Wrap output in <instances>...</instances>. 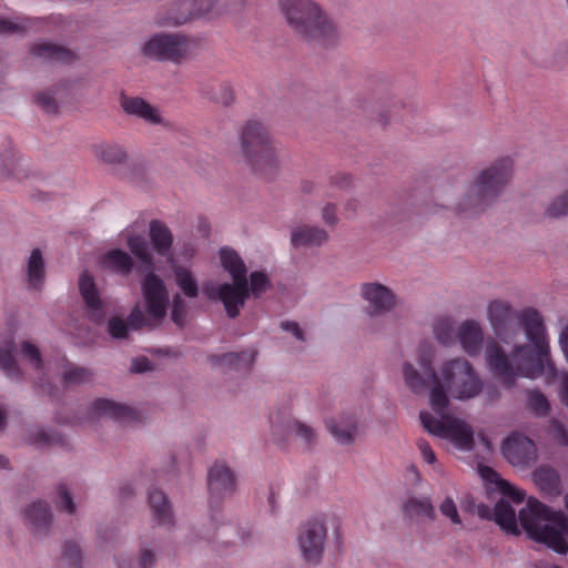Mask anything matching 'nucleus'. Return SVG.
Instances as JSON below:
<instances>
[{
  "instance_id": "nucleus-1",
  "label": "nucleus",
  "mask_w": 568,
  "mask_h": 568,
  "mask_svg": "<svg viewBox=\"0 0 568 568\" xmlns=\"http://www.w3.org/2000/svg\"><path fill=\"white\" fill-rule=\"evenodd\" d=\"M432 363V352H424L418 359L422 373L409 363L403 366L407 387L416 394L430 388V406L440 416L436 418L429 412H420L422 425L429 434L449 440L459 449L470 450L474 446V432L464 420L446 414L449 404L447 393L460 400L474 398L481 392V381L465 358L445 362L439 375Z\"/></svg>"
},
{
  "instance_id": "nucleus-2",
  "label": "nucleus",
  "mask_w": 568,
  "mask_h": 568,
  "mask_svg": "<svg viewBox=\"0 0 568 568\" xmlns=\"http://www.w3.org/2000/svg\"><path fill=\"white\" fill-rule=\"evenodd\" d=\"M487 316L495 334L500 338L515 327L516 321H519L534 345V348L529 345L517 346L509 358L497 342L491 339L488 343L486 361L501 384L511 387L517 376L534 378L541 375L549 347L540 313L528 307L518 314L507 302L496 300L489 303Z\"/></svg>"
},
{
  "instance_id": "nucleus-3",
  "label": "nucleus",
  "mask_w": 568,
  "mask_h": 568,
  "mask_svg": "<svg viewBox=\"0 0 568 568\" xmlns=\"http://www.w3.org/2000/svg\"><path fill=\"white\" fill-rule=\"evenodd\" d=\"M280 8L288 24L307 40L323 47L335 44L336 27L312 0H280Z\"/></svg>"
},
{
  "instance_id": "nucleus-4",
  "label": "nucleus",
  "mask_w": 568,
  "mask_h": 568,
  "mask_svg": "<svg viewBox=\"0 0 568 568\" xmlns=\"http://www.w3.org/2000/svg\"><path fill=\"white\" fill-rule=\"evenodd\" d=\"M562 511H554L536 498H529L526 507L520 509L518 518L529 537L546 545L556 552L565 555L568 551L567 529L559 523Z\"/></svg>"
},
{
  "instance_id": "nucleus-5",
  "label": "nucleus",
  "mask_w": 568,
  "mask_h": 568,
  "mask_svg": "<svg viewBox=\"0 0 568 568\" xmlns=\"http://www.w3.org/2000/svg\"><path fill=\"white\" fill-rule=\"evenodd\" d=\"M241 149L252 171L270 175L276 168V152L267 128L260 121L248 120L240 134Z\"/></svg>"
},
{
  "instance_id": "nucleus-6",
  "label": "nucleus",
  "mask_w": 568,
  "mask_h": 568,
  "mask_svg": "<svg viewBox=\"0 0 568 568\" xmlns=\"http://www.w3.org/2000/svg\"><path fill=\"white\" fill-rule=\"evenodd\" d=\"M513 165V160L506 156L498 159L480 173L473 186L476 206L486 205L503 191L511 178Z\"/></svg>"
},
{
  "instance_id": "nucleus-7",
  "label": "nucleus",
  "mask_w": 568,
  "mask_h": 568,
  "mask_svg": "<svg viewBox=\"0 0 568 568\" xmlns=\"http://www.w3.org/2000/svg\"><path fill=\"white\" fill-rule=\"evenodd\" d=\"M190 51V41L176 33L153 36L143 47V53L161 61L180 62Z\"/></svg>"
},
{
  "instance_id": "nucleus-8",
  "label": "nucleus",
  "mask_w": 568,
  "mask_h": 568,
  "mask_svg": "<svg viewBox=\"0 0 568 568\" xmlns=\"http://www.w3.org/2000/svg\"><path fill=\"white\" fill-rule=\"evenodd\" d=\"M204 292L209 300L221 301L230 318H235L240 314V308L248 298L247 278L233 280V283H223L217 287L206 286Z\"/></svg>"
},
{
  "instance_id": "nucleus-9",
  "label": "nucleus",
  "mask_w": 568,
  "mask_h": 568,
  "mask_svg": "<svg viewBox=\"0 0 568 568\" xmlns=\"http://www.w3.org/2000/svg\"><path fill=\"white\" fill-rule=\"evenodd\" d=\"M326 535V526L318 519L310 520L301 527L297 541L307 564L316 566L322 561Z\"/></svg>"
},
{
  "instance_id": "nucleus-10",
  "label": "nucleus",
  "mask_w": 568,
  "mask_h": 568,
  "mask_svg": "<svg viewBox=\"0 0 568 568\" xmlns=\"http://www.w3.org/2000/svg\"><path fill=\"white\" fill-rule=\"evenodd\" d=\"M141 287L148 316L155 324L161 323L169 305V293L163 280L154 273H149L143 278Z\"/></svg>"
},
{
  "instance_id": "nucleus-11",
  "label": "nucleus",
  "mask_w": 568,
  "mask_h": 568,
  "mask_svg": "<svg viewBox=\"0 0 568 568\" xmlns=\"http://www.w3.org/2000/svg\"><path fill=\"white\" fill-rule=\"evenodd\" d=\"M207 485L210 491V510L212 521L216 524L215 504L235 489V478L231 469L224 463H215L209 470Z\"/></svg>"
},
{
  "instance_id": "nucleus-12",
  "label": "nucleus",
  "mask_w": 568,
  "mask_h": 568,
  "mask_svg": "<svg viewBox=\"0 0 568 568\" xmlns=\"http://www.w3.org/2000/svg\"><path fill=\"white\" fill-rule=\"evenodd\" d=\"M501 453L514 466H530L537 459L535 443L518 433L511 434L503 442Z\"/></svg>"
},
{
  "instance_id": "nucleus-13",
  "label": "nucleus",
  "mask_w": 568,
  "mask_h": 568,
  "mask_svg": "<svg viewBox=\"0 0 568 568\" xmlns=\"http://www.w3.org/2000/svg\"><path fill=\"white\" fill-rule=\"evenodd\" d=\"M362 296L368 303V313L371 315L388 312L396 304V297L393 292L379 283L364 284L362 286Z\"/></svg>"
},
{
  "instance_id": "nucleus-14",
  "label": "nucleus",
  "mask_w": 568,
  "mask_h": 568,
  "mask_svg": "<svg viewBox=\"0 0 568 568\" xmlns=\"http://www.w3.org/2000/svg\"><path fill=\"white\" fill-rule=\"evenodd\" d=\"M81 296L89 308V317L97 323L102 322L105 316L103 302L100 298L94 278L89 272H83L79 278Z\"/></svg>"
},
{
  "instance_id": "nucleus-15",
  "label": "nucleus",
  "mask_w": 568,
  "mask_h": 568,
  "mask_svg": "<svg viewBox=\"0 0 568 568\" xmlns=\"http://www.w3.org/2000/svg\"><path fill=\"white\" fill-rule=\"evenodd\" d=\"M91 413L93 416H105L116 422H131L139 417L131 407L105 398L95 399L91 405Z\"/></svg>"
},
{
  "instance_id": "nucleus-16",
  "label": "nucleus",
  "mask_w": 568,
  "mask_h": 568,
  "mask_svg": "<svg viewBox=\"0 0 568 568\" xmlns=\"http://www.w3.org/2000/svg\"><path fill=\"white\" fill-rule=\"evenodd\" d=\"M456 337L463 349L469 356H476L481 352L484 334L476 321H465L457 329Z\"/></svg>"
},
{
  "instance_id": "nucleus-17",
  "label": "nucleus",
  "mask_w": 568,
  "mask_h": 568,
  "mask_svg": "<svg viewBox=\"0 0 568 568\" xmlns=\"http://www.w3.org/2000/svg\"><path fill=\"white\" fill-rule=\"evenodd\" d=\"M30 52L32 55L52 63H72L77 60V54L60 44L41 41L32 44Z\"/></svg>"
},
{
  "instance_id": "nucleus-18",
  "label": "nucleus",
  "mask_w": 568,
  "mask_h": 568,
  "mask_svg": "<svg viewBox=\"0 0 568 568\" xmlns=\"http://www.w3.org/2000/svg\"><path fill=\"white\" fill-rule=\"evenodd\" d=\"M255 357V351H244L241 353L212 355L210 361L213 365L225 366L235 371H248L254 364Z\"/></svg>"
},
{
  "instance_id": "nucleus-19",
  "label": "nucleus",
  "mask_w": 568,
  "mask_h": 568,
  "mask_svg": "<svg viewBox=\"0 0 568 568\" xmlns=\"http://www.w3.org/2000/svg\"><path fill=\"white\" fill-rule=\"evenodd\" d=\"M121 106L128 113L139 116L150 123H160L156 109L139 97H126L122 94Z\"/></svg>"
},
{
  "instance_id": "nucleus-20",
  "label": "nucleus",
  "mask_w": 568,
  "mask_h": 568,
  "mask_svg": "<svg viewBox=\"0 0 568 568\" xmlns=\"http://www.w3.org/2000/svg\"><path fill=\"white\" fill-rule=\"evenodd\" d=\"M326 427L339 444H349L357 435V422L354 416L343 417L339 420L331 419L326 423Z\"/></svg>"
},
{
  "instance_id": "nucleus-21",
  "label": "nucleus",
  "mask_w": 568,
  "mask_h": 568,
  "mask_svg": "<svg viewBox=\"0 0 568 568\" xmlns=\"http://www.w3.org/2000/svg\"><path fill=\"white\" fill-rule=\"evenodd\" d=\"M328 234L325 230L316 226H302L295 229L291 234V242L294 246H318L326 242Z\"/></svg>"
},
{
  "instance_id": "nucleus-22",
  "label": "nucleus",
  "mask_w": 568,
  "mask_h": 568,
  "mask_svg": "<svg viewBox=\"0 0 568 568\" xmlns=\"http://www.w3.org/2000/svg\"><path fill=\"white\" fill-rule=\"evenodd\" d=\"M532 479L541 493L549 496L560 494V478L558 473L551 467H538L532 473Z\"/></svg>"
},
{
  "instance_id": "nucleus-23",
  "label": "nucleus",
  "mask_w": 568,
  "mask_h": 568,
  "mask_svg": "<svg viewBox=\"0 0 568 568\" xmlns=\"http://www.w3.org/2000/svg\"><path fill=\"white\" fill-rule=\"evenodd\" d=\"M150 239L156 253L166 256L170 253L173 235L170 229L159 220L150 222Z\"/></svg>"
},
{
  "instance_id": "nucleus-24",
  "label": "nucleus",
  "mask_w": 568,
  "mask_h": 568,
  "mask_svg": "<svg viewBox=\"0 0 568 568\" xmlns=\"http://www.w3.org/2000/svg\"><path fill=\"white\" fill-rule=\"evenodd\" d=\"M149 505L159 525H171L173 515L168 497L162 490L153 489L149 493Z\"/></svg>"
},
{
  "instance_id": "nucleus-25",
  "label": "nucleus",
  "mask_w": 568,
  "mask_h": 568,
  "mask_svg": "<svg viewBox=\"0 0 568 568\" xmlns=\"http://www.w3.org/2000/svg\"><path fill=\"white\" fill-rule=\"evenodd\" d=\"M101 265L105 270L126 275L133 268V261L126 252L114 248L101 257Z\"/></svg>"
},
{
  "instance_id": "nucleus-26",
  "label": "nucleus",
  "mask_w": 568,
  "mask_h": 568,
  "mask_svg": "<svg viewBox=\"0 0 568 568\" xmlns=\"http://www.w3.org/2000/svg\"><path fill=\"white\" fill-rule=\"evenodd\" d=\"M494 520L506 532L517 535L516 513L513 506L500 499L494 507Z\"/></svg>"
},
{
  "instance_id": "nucleus-27",
  "label": "nucleus",
  "mask_w": 568,
  "mask_h": 568,
  "mask_svg": "<svg viewBox=\"0 0 568 568\" xmlns=\"http://www.w3.org/2000/svg\"><path fill=\"white\" fill-rule=\"evenodd\" d=\"M26 518L36 530H43L49 527L52 520V513L45 501L32 503L24 511Z\"/></svg>"
},
{
  "instance_id": "nucleus-28",
  "label": "nucleus",
  "mask_w": 568,
  "mask_h": 568,
  "mask_svg": "<svg viewBox=\"0 0 568 568\" xmlns=\"http://www.w3.org/2000/svg\"><path fill=\"white\" fill-rule=\"evenodd\" d=\"M222 266L230 273L232 280L247 278L246 266L241 256L232 248L223 247L220 250Z\"/></svg>"
},
{
  "instance_id": "nucleus-29",
  "label": "nucleus",
  "mask_w": 568,
  "mask_h": 568,
  "mask_svg": "<svg viewBox=\"0 0 568 568\" xmlns=\"http://www.w3.org/2000/svg\"><path fill=\"white\" fill-rule=\"evenodd\" d=\"M28 284L38 290L44 281V261L40 248H34L28 261L27 266Z\"/></svg>"
},
{
  "instance_id": "nucleus-30",
  "label": "nucleus",
  "mask_w": 568,
  "mask_h": 568,
  "mask_svg": "<svg viewBox=\"0 0 568 568\" xmlns=\"http://www.w3.org/2000/svg\"><path fill=\"white\" fill-rule=\"evenodd\" d=\"M0 367L10 378H19L21 375L20 368L14 358L13 339H9L0 346Z\"/></svg>"
},
{
  "instance_id": "nucleus-31",
  "label": "nucleus",
  "mask_w": 568,
  "mask_h": 568,
  "mask_svg": "<svg viewBox=\"0 0 568 568\" xmlns=\"http://www.w3.org/2000/svg\"><path fill=\"white\" fill-rule=\"evenodd\" d=\"M175 283L186 297L194 298L199 295V286L192 273L181 266L174 268Z\"/></svg>"
},
{
  "instance_id": "nucleus-32",
  "label": "nucleus",
  "mask_w": 568,
  "mask_h": 568,
  "mask_svg": "<svg viewBox=\"0 0 568 568\" xmlns=\"http://www.w3.org/2000/svg\"><path fill=\"white\" fill-rule=\"evenodd\" d=\"M92 373L83 367L68 364L63 371V383L65 386H77L91 381Z\"/></svg>"
},
{
  "instance_id": "nucleus-33",
  "label": "nucleus",
  "mask_w": 568,
  "mask_h": 568,
  "mask_svg": "<svg viewBox=\"0 0 568 568\" xmlns=\"http://www.w3.org/2000/svg\"><path fill=\"white\" fill-rule=\"evenodd\" d=\"M404 508L409 516H426L429 519L435 518V509L428 498H409Z\"/></svg>"
},
{
  "instance_id": "nucleus-34",
  "label": "nucleus",
  "mask_w": 568,
  "mask_h": 568,
  "mask_svg": "<svg viewBox=\"0 0 568 568\" xmlns=\"http://www.w3.org/2000/svg\"><path fill=\"white\" fill-rule=\"evenodd\" d=\"M434 334L443 345H450L454 342V325L450 318H437L434 324Z\"/></svg>"
},
{
  "instance_id": "nucleus-35",
  "label": "nucleus",
  "mask_w": 568,
  "mask_h": 568,
  "mask_svg": "<svg viewBox=\"0 0 568 568\" xmlns=\"http://www.w3.org/2000/svg\"><path fill=\"white\" fill-rule=\"evenodd\" d=\"M527 404L529 409L537 416H547L550 412V405L546 396L539 390H529Z\"/></svg>"
},
{
  "instance_id": "nucleus-36",
  "label": "nucleus",
  "mask_w": 568,
  "mask_h": 568,
  "mask_svg": "<svg viewBox=\"0 0 568 568\" xmlns=\"http://www.w3.org/2000/svg\"><path fill=\"white\" fill-rule=\"evenodd\" d=\"M130 251L142 262L152 264V255L149 252L148 244L142 236L134 235L128 240Z\"/></svg>"
},
{
  "instance_id": "nucleus-37",
  "label": "nucleus",
  "mask_w": 568,
  "mask_h": 568,
  "mask_svg": "<svg viewBox=\"0 0 568 568\" xmlns=\"http://www.w3.org/2000/svg\"><path fill=\"white\" fill-rule=\"evenodd\" d=\"M98 156L105 163H122L125 160V152L119 145L105 144L98 150Z\"/></svg>"
},
{
  "instance_id": "nucleus-38",
  "label": "nucleus",
  "mask_w": 568,
  "mask_h": 568,
  "mask_svg": "<svg viewBox=\"0 0 568 568\" xmlns=\"http://www.w3.org/2000/svg\"><path fill=\"white\" fill-rule=\"evenodd\" d=\"M248 281V295L252 294L254 297L261 296L262 293L266 292L270 287V280L263 272L255 271L250 274Z\"/></svg>"
},
{
  "instance_id": "nucleus-39",
  "label": "nucleus",
  "mask_w": 568,
  "mask_h": 568,
  "mask_svg": "<svg viewBox=\"0 0 568 568\" xmlns=\"http://www.w3.org/2000/svg\"><path fill=\"white\" fill-rule=\"evenodd\" d=\"M154 564V555L149 549H142L136 560H121L119 568H151Z\"/></svg>"
},
{
  "instance_id": "nucleus-40",
  "label": "nucleus",
  "mask_w": 568,
  "mask_h": 568,
  "mask_svg": "<svg viewBox=\"0 0 568 568\" xmlns=\"http://www.w3.org/2000/svg\"><path fill=\"white\" fill-rule=\"evenodd\" d=\"M130 329H140L144 326L156 325L150 317L146 318L139 305H135L126 318Z\"/></svg>"
},
{
  "instance_id": "nucleus-41",
  "label": "nucleus",
  "mask_w": 568,
  "mask_h": 568,
  "mask_svg": "<svg viewBox=\"0 0 568 568\" xmlns=\"http://www.w3.org/2000/svg\"><path fill=\"white\" fill-rule=\"evenodd\" d=\"M546 214L550 217L568 215V190L547 206Z\"/></svg>"
},
{
  "instance_id": "nucleus-42",
  "label": "nucleus",
  "mask_w": 568,
  "mask_h": 568,
  "mask_svg": "<svg viewBox=\"0 0 568 568\" xmlns=\"http://www.w3.org/2000/svg\"><path fill=\"white\" fill-rule=\"evenodd\" d=\"M286 428L290 433H294L301 437L307 445H312L315 440L313 429L298 420L288 422Z\"/></svg>"
},
{
  "instance_id": "nucleus-43",
  "label": "nucleus",
  "mask_w": 568,
  "mask_h": 568,
  "mask_svg": "<svg viewBox=\"0 0 568 568\" xmlns=\"http://www.w3.org/2000/svg\"><path fill=\"white\" fill-rule=\"evenodd\" d=\"M171 318L180 327H183L185 324L186 304L180 294L173 296Z\"/></svg>"
},
{
  "instance_id": "nucleus-44",
  "label": "nucleus",
  "mask_w": 568,
  "mask_h": 568,
  "mask_svg": "<svg viewBox=\"0 0 568 568\" xmlns=\"http://www.w3.org/2000/svg\"><path fill=\"white\" fill-rule=\"evenodd\" d=\"M62 557L72 568H81V550L75 542L68 541L63 546Z\"/></svg>"
},
{
  "instance_id": "nucleus-45",
  "label": "nucleus",
  "mask_w": 568,
  "mask_h": 568,
  "mask_svg": "<svg viewBox=\"0 0 568 568\" xmlns=\"http://www.w3.org/2000/svg\"><path fill=\"white\" fill-rule=\"evenodd\" d=\"M129 326L126 321L121 317H111L108 322V333L113 338H125L128 336Z\"/></svg>"
},
{
  "instance_id": "nucleus-46",
  "label": "nucleus",
  "mask_w": 568,
  "mask_h": 568,
  "mask_svg": "<svg viewBox=\"0 0 568 568\" xmlns=\"http://www.w3.org/2000/svg\"><path fill=\"white\" fill-rule=\"evenodd\" d=\"M22 354L28 358V361L31 363V365L39 369L42 366V359L39 348L30 343V342H23L21 345Z\"/></svg>"
},
{
  "instance_id": "nucleus-47",
  "label": "nucleus",
  "mask_w": 568,
  "mask_h": 568,
  "mask_svg": "<svg viewBox=\"0 0 568 568\" xmlns=\"http://www.w3.org/2000/svg\"><path fill=\"white\" fill-rule=\"evenodd\" d=\"M37 104L49 114L58 112L55 99L49 91L39 92L36 97Z\"/></svg>"
},
{
  "instance_id": "nucleus-48",
  "label": "nucleus",
  "mask_w": 568,
  "mask_h": 568,
  "mask_svg": "<svg viewBox=\"0 0 568 568\" xmlns=\"http://www.w3.org/2000/svg\"><path fill=\"white\" fill-rule=\"evenodd\" d=\"M440 513L450 519V521L455 525H460L462 519L458 514L457 507L453 498L447 497L439 506Z\"/></svg>"
},
{
  "instance_id": "nucleus-49",
  "label": "nucleus",
  "mask_w": 568,
  "mask_h": 568,
  "mask_svg": "<svg viewBox=\"0 0 568 568\" xmlns=\"http://www.w3.org/2000/svg\"><path fill=\"white\" fill-rule=\"evenodd\" d=\"M31 19H23L21 22H13L0 18V33H14L19 31H26L31 27Z\"/></svg>"
},
{
  "instance_id": "nucleus-50",
  "label": "nucleus",
  "mask_w": 568,
  "mask_h": 568,
  "mask_svg": "<svg viewBox=\"0 0 568 568\" xmlns=\"http://www.w3.org/2000/svg\"><path fill=\"white\" fill-rule=\"evenodd\" d=\"M57 493L58 496L60 497L61 509H63L68 514H73L75 510V505L72 500L68 487L64 484H61L58 486Z\"/></svg>"
},
{
  "instance_id": "nucleus-51",
  "label": "nucleus",
  "mask_w": 568,
  "mask_h": 568,
  "mask_svg": "<svg viewBox=\"0 0 568 568\" xmlns=\"http://www.w3.org/2000/svg\"><path fill=\"white\" fill-rule=\"evenodd\" d=\"M499 488L505 496L509 497L513 501L517 504L523 503L525 499V493L520 489H517L515 486H513L506 480L500 481Z\"/></svg>"
},
{
  "instance_id": "nucleus-52",
  "label": "nucleus",
  "mask_w": 568,
  "mask_h": 568,
  "mask_svg": "<svg viewBox=\"0 0 568 568\" xmlns=\"http://www.w3.org/2000/svg\"><path fill=\"white\" fill-rule=\"evenodd\" d=\"M551 434L554 439L562 446L568 447V430L558 420L551 422Z\"/></svg>"
},
{
  "instance_id": "nucleus-53",
  "label": "nucleus",
  "mask_w": 568,
  "mask_h": 568,
  "mask_svg": "<svg viewBox=\"0 0 568 568\" xmlns=\"http://www.w3.org/2000/svg\"><path fill=\"white\" fill-rule=\"evenodd\" d=\"M416 445L424 460L430 465H434L436 463V455L433 448L430 447L429 443L424 438H419L417 439Z\"/></svg>"
},
{
  "instance_id": "nucleus-54",
  "label": "nucleus",
  "mask_w": 568,
  "mask_h": 568,
  "mask_svg": "<svg viewBox=\"0 0 568 568\" xmlns=\"http://www.w3.org/2000/svg\"><path fill=\"white\" fill-rule=\"evenodd\" d=\"M152 369V363L148 357H138L132 361L131 371L134 373H144Z\"/></svg>"
},
{
  "instance_id": "nucleus-55",
  "label": "nucleus",
  "mask_w": 568,
  "mask_h": 568,
  "mask_svg": "<svg viewBox=\"0 0 568 568\" xmlns=\"http://www.w3.org/2000/svg\"><path fill=\"white\" fill-rule=\"evenodd\" d=\"M51 440H52L51 435H49L43 429H39L30 436V442L38 446L49 445L51 443Z\"/></svg>"
},
{
  "instance_id": "nucleus-56",
  "label": "nucleus",
  "mask_w": 568,
  "mask_h": 568,
  "mask_svg": "<svg viewBox=\"0 0 568 568\" xmlns=\"http://www.w3.org/2000/svg\"><path fill=\"white\" fill-rule=\"evenodd\" d=\"M191 12H183L175 16L168 17L165 19L160 20L161 24H173L179 26L185 23L190 19Z\"/></svg>"
},
{
  "instance_id": "nucleus-57",
  "label": "nucleus",
  "mask_w": 568,
  "mask_h": 568,
  "mask_svg": "<svg viewBox=\"0 0 568 568\" xmlns=\"http://www.w3.org/2000/svg\"><path fill=\"white\" fill-rule=\"evenodd\" d=\"M281 327L284 331L292 333L298 341H304V333L296 322H290V321L282 322Z\"/></svg>"
},
{
  "instance_id": "nucleus-58",
  "label": "nucleus",
  "mask_w": 568,
  "mask_h": 568,
  "mask_svg": "<svg viewBox=\"0 0 568 568\" xmlns=\"http://www.w3.org/2000/svg\"><path fill=\"white\" fill-rule=\"evenodd\" d=\"M479 471L483 478H485L488 481L496 483L498 487L500 486V481L503 479L499 477V474L496 470L488 466H483L479 468Z\"/></svg>"
},
{
  "instance_id": "nucleus-59",
  "label": "nucleus",
  "mask_w": 568,
  "mask_h": 568,
  "mask_svg": "<svg viewBox=\"0 0 568 568\" xmlns=\"http://www.w3.org/2000/svg\"><path fill=\"white\" fill-rule=\"evenodd\" d=\"M220 0H201L199 8L196 9V13L201 16L210 14L215 9H217V2Z\"/></svg>"
},
{
  "instance_id": "nucleus-60",
  "label": "nucleus",
  "mask_w": 568,
  "mask_h": 568,
  "mask_svg": "<svg viewBox=\"0 0 568 568\" xmlns=\"http://www.w3.org/2000/svg\"><path fill=\"white\" fill-rule=\"evenodd\" d=\"M323 220L326 224L333 225L336 223V210L334 205L327 204L323 209Z\"/></svg>"
},
{
  "instance_id": "nucleus-61",
  "label": "nucleus",
  "mask_w": 568,
  "mask_h": 568,
  "mask_svg": "<svg viewBox=\"0 0 568 568\" xmlns=\"http://www.w3.org/2000/svg\"><path fill=\"white\" fill-rule=\"evenodd\" d=\"M560 400L565 406H568V375H565L559 386Z\"/></svg>"
},
{
  "instance_id": "nucleus-62",
  "label": "nucleus",
  "mask_w": 568,
  "mask_h": 568,
  "mask_svg": "<svg viewBox=\"0 0 568 568\" xmlns=\"http://www.w3.org/2000/svg\"><path fill=\"white\" fill-rule=\"evenodd\" d=\"M477 515L483 519H494V509L486 504H479L476 508Z\"/></svg>"
},
{
  "instance_id": "nucleus-63",
  "label": "nucleus",
  "mask_w": 568,
  "mask_h": 568,
  "mask_svg": "<svg viewBox=\"0 0 568 568\" xmlns=\"http://www.w3.org/2000/svg\"><path fill=\"white\" fill-rule=\"evenodd\" d=\"M331 183L339 189L347 187L351 185V176L347 174H339L332 178Z\"/></svg>"
},
{
  "instance_id": "nucleus-64",
  "label": "nucleus",
  "mask_w": 568,
  "mask_h": 568,
  "mask_svg": "<svg viewBox=\"0 0 568 568\" xmlns=\"http://www.w3.org/2000/svg\"><path fill=\"white\" fill-rule=\"evenodd\" d=\"M229 530H232V527H225V526H216L215 527V534L213 537H209L210 539H220L223 537H226L229 535Z\"/></svg>"
}]
</instances>
